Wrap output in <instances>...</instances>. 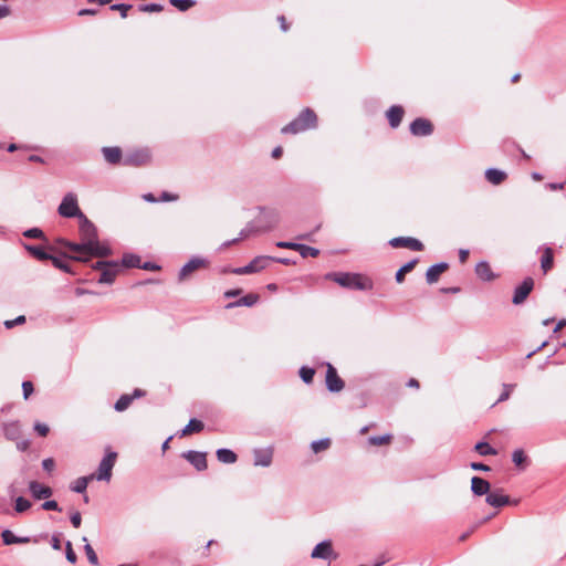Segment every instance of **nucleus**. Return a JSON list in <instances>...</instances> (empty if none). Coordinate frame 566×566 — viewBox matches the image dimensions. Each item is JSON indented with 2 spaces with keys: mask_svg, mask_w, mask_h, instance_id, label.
Returning <instances> with one entry per match:
<instances>
[{
  "mask_svg": "<svg viewBox=\"0 0 566 566\" xmlns=\"http://www.w3.org/2000/svg\"><path fill=\"white\" fill-rule=\"evenodd\" d=\"M418 263V260H411L410 262L402 265L396 273L397 283H402L407 273L411 272Z\"/></svg>",
  "mask_w": 566,
  "mask_h": 566,
  "instance_id": "nucleus-30",
  "label": "nucleus"
},
{
  "mask_svg": "<svg viewBox=\"0 0 566 566\" xmlns=\"http://www.w3.org/2000/svg\"><path fill=\"white\" fill-rule=\"evenodd\" d=\"M485 501L489 505L494 507H501L510 504V497L503 494L501 490L489 493Z\"/></svg>",
  "mask_w": 566,
  "mask_h": 566,
  "instance_id": "nucleus-20",
  "label": "nucleus"
},
{
  "mask_svg": "<svg viewBox=\"0 0 566 566\" xmlns=\"http://www.w3.org/2000/svg\"><path fill=\"white\" fill-rule=\"evenodd\" d=\"M4 436L9 440H18L21 436V428L18 421L9 422L3 426Z\"/></svg>",
  "mask_w": 566,
  "mask_h": 566,
  "instance_id": "nucleus-24",
  "label": "nucleus"
},
{
  "mask_svg": "<svg viewBox=\"0 0 566 566\" xmlns=\"http://www.w3.org/2000/svg\"><path fill=\"white\" fill-rule=\"evenodd\" d=\"M316 113L311 108H304L294 120L282 127L281 133L295 135L303 133L307 129L316 128Z\"/></svg>",
  "mask_w": 566,
  "mask_h": 566,
  "instance_id": "nucleus-3",
  "label": "nucleus"
},
{
  "mask_svg": "<svg viewBox=\"0 0 566 566\" xmlns=\"http://www.w3.org/2000/svg\"><path fill=\"white\" fill-rule=\"evenodd\" d=\"M134 401V397H130L129 395H122L119 399L116 401L114 408L118 412L125 411Z\"/></svg>",
  "mask_w": 566,
  "mask_h": 566,
  "instance_id": "nucleus-34",
  "label": "nucleus"
},
{
  "mask_svg": "<svg viewBox=\"0 0 566 566\" xmlns=\"http://www.w3.org/2000/svg\"><path fill=\"white\" fill-rule=\"evenodd\" d=\"M205 266V261L200 259H192L179 272V280L184 281L188 279L195 271Z\"/></svg>",
  "mask_w": 566,
  "mask_h": 566,
  "instance_id": "nucleus-18",
  "label": "nucleus"
},
{
  "mask_svg": "<svg viewBox=\"0 0 566 566\" xmlns=\"http://www.w3.org/2000/svg\"><path fill=\"white\" fill-rule=\"evenodd\" d=\"M259 300H260L259 294L249 293L245 296L241 297L240 300L229 303L226 307L232 308V307H238V306H253L254 304L258 303Z\"/></svg>",
  "mask_w": 566,
  "mask_h": 566,
  "instance_id": "nucleus-23",
  "label": "nucleus"
},
{
  "mask_svg": "<svg viewBox=\"0 0 566 566\" xmlns=\"http://www.w3.org/2000/svg\"><path fill=\"white\" fill-rule=\"evenodd\" d=\"M277 22L280 23V28L283 32H287L290 30V23L285 15H279Z\"/></svg>",
  "mask_w": 566,
  "mask_h": 566,
  "instance_id": "nucleus-59",
  "label": "nucleus"
},
{
  "mask_svg": "<svg viewBox=\"0 0 566 566\" xmlns=\"http://www.w3.org/2000/svg\"><path fill=\"white\" fill-rule=\"evenodd\" d=\"M514 387H515V385L504 384L503 391L496 402H502V401L507 400L510 398V395H511L512 390L514 389Z\"/></svg>",
  "mask_w": 566,
  "mask_h": 566,
  "instance_id": "nucleus-47",
  "label": "nucleus"
},
{
  "mask_svg": "<svg viewBox=\"0 0 566 566\" xmlns=\"http://www.w3.org/2000/svg\"><path fill=\"white\" fill-rule=\"evenodd\" d=\"M403 115H405V109L402 106H399V105L391 106L386 113V116H387L390 127L397 128L400 125V123L402 122Z\"/></svg>",
  "mask_w": 566,
  "mask_h": 566,
  "instance_id": "nucleus-17",
  "label": "nucleus"
},
{
  "mask_svg": "<svg viewBox=\"0 0 566 566\" xmlns=\"http://www.w3.org/2000/svg\"><path fill=\"white\" fill-rule=\"evenodd\" d=\"M71 523L72 525L77 528L81 526V523H82V516H81V513L80 512H74L72 515H71Z\"/></svg>",
  "mask_w": 566,
  "mask_h": 566,
  "instance_id": "nucleus-60",
  "label": "nucleus"
},
{
  "mask_svg": "<svg viewBox=\"0 0 566 566\" xmlns=\"http://www.w3.org/2000/svg\"><path fill=\"white\" fill-rule=\"evenodd\" d=\"M312 558H323L328 559L333 558L336 559L338 555L334 552L333 545L331 541H324L319 544H317L311 554Z\"/></svg>",
  "mask_w": 566,
  "mask_h": 566,
  "instance_id": "nucleus-10",
  "label": "nucleus"
},
{
  "mask_svg": "<svg viewBox=\"0 0 566 566\" xmlns=\"http://www.w3.org/2000/svg\"><path fill=\"white\" fill-rule=\"evenodd\" d=\"M410 132L415 136H428L432 134L433 125L429 119L419 117L410 124Z\"/></svg>",
  "mask_w": 566,
  "mask_h": 566,
  "instance_id": "nucleus-11",
  "label": "nucleus"
},
{
  "mask_svg": "<svg viewBox=\"0 0 566 566\" xmlns=\"http://www.w3.org/2000/svg\"><path fill=\"white\" fill-rule=\"evenodd\" d=\"M178 198H179L178 195H174V193L165 191L161 193L160 200L161 201H176Z\"/></svg>",
  "mask_w": 566,
  "mask_h": 566,
  "instance_id": "nucleus-62",
  "label": "nucleus"
},
{
  "mask_svg": "<svg viewBox=\"0 0 566 566\" xmlns=\"http://www.w3.org/2000/svg\"><path fill=\"white\" fill-rule=\"evenodd\" d=\"M325 382L327 389L332 392H339L345 387L344 380L337 374L336 368L329 363L326 364Z\"/></svg>",
  "mask_w": 566,
  "mask_h": 566,
  "instance_id": "nucleus-7",
  "label": "nucleus"
},
{
  "mask_svg": "<svg viewBox=\"0 0 566 566\" xmlns=\"http://www.w3.org/2000/svg\"><path fill=\"white\" fill-rule=\"evenodd\" d=\"M389 244L395 249L405 248V249H409L412 251H422L424 249V245L422 244V242H420L418 239L411 238V237L392 238L389 241Z\"/></svg>",
  "mask_w": 566,
  "mask_h": 566,
  "instance_id": "nucleus-9",
  "label": "nucleus"
},
{
  "mask_svg": "<svg viewBox=\"0 0 566 566\" xmlns=\"http://www.w3.org/2000/svg\"><path fill=\"white\" fill-rule=\"evenodd\" d=\"M272 462V454L271 452H256L255 454V465H262V467H269Z\"/></svg>",
  "mask_w": 566,
  "mask_h": 566,
  "instance_id": "nucleus-37",
  "label": "nucleus"
},
{
  "mask_svg": "<svg viewBox=\"0 0 566 566\" xmlns=\"http://www.w3.org/2000/svg\"><path fill=\"white\" fill-rule=\"evenodd\" d=\"M471 468L478 471H490V467L480 462H472Z\"/></svg>",
  "mask_w": 566,
  "mask_h": 566,
  "instance_id": "nucleus-63",
  "label": "nucleus"
},
{
  "mask_svg": "<svg viewBox=\"0 0 566 566\" xmlns=\"http://www.w3.org/2000/svg\"><path fill=\"white\" fill-rule=\"evenodd\" d=\"M394 436L386 433L384 436L370 437L368 443L371 447H384L389 446L392 442Z\"/></svg>",
  "mask_w": 566,
  "mask_h": 566,
  "instance_id": "nucleus-29",
  "label": "nucleus"
},
{
  "mask_svg": "<svg viewBox=\"0 0 566 566\" xmlns=\"http://www.w3.org/2000/svg\"><path fill=\"white\" fill-rule=\"evenodd\" d=\"M23 234H24V237L33 238V239H41L44 237L42 230H40L38 228L27 230Z\"/></svg>",
  "mask_w": 566,
  "mask_h": 566,
  "instance_id": "nucleus-55",
  "label": "nucleus"
},
{
  "mask_svg": "<svg viewBox=\"0 0 566 566\" xmlns=\"http://www.w3.org/2000/svg\"><path fill=\"white\" fill-rule=\"evenodd\" d=\"M149 161V154L147 150H134L124 158V165L127 166H144Z\"/></svg>",
  "mask_w": 566,
  "mask_h": 566,
  "instance_id": "nucleus-13",
  "label": "nucleus"
},
{
  "mask_svg": "<svg viewBox=\"0 0 566 566\" xmlns=\"http://www.w3.org/2000/svg\"><path fill=\"white\" fill-rule=\"evenodd\" d=\"M49 260L52 262V264L56 268V269H60L64 272H67L70 273L71 272V269L69 266V264L61 258L59 256H54L51 254V258H49Z\"/></svg>",
  "mask_w": 566,
  "mask_h": 566,
  "instance_id": "nucleus-45",
  "label": "nucleus"
},
{
  "mask_svg": "<svg viewBox=\"0 0 566 566\" xmlns=\"http://www.w3.org/2000/svg\"><path fill=\"white\" fill-rule=\"evenodd\" d=\"M94 478H95V474H92L90 476L78 478L74 482V484L71 486L72 491L77 492V493H83L86 490L88 482L91 480H93Z\"/></svg>",
  "mask_w": 566,
  "mask_h": 566,
  "instance_id": "nucleus-33",
  "label": "nucleus"
},
{
  "mask_svg": "<svg viewBox=\"0 0 566 566\" xmlns=\"http://www.w3.org/2000/svg\"><path fill=\"white\" fill-rule=\"evenodd\" d=\"M272 260H274V258L266 256V255H260V256L254 258L251 262L253 263L255 271L260 272V271L264 270Z\"/></svg>",
  "mask_w": 566,
  "mask_h": 566,
  "instance_id": "nucleus-35",
  "label": "nucleus"
},
{
  "mask_svg": "<svg viewBox=\"0 0 566 566\" xmlns=\"http://www.w3.org/2000/svg\"><path fill=\"white\" fill-rule=\"evenodd\" d=\"M29 253L39 261H46L51 258V254L41 247L25 245Z\"/></svg>",
  "mask_w": 566,
  "mask_h": 566,
  "instance_id": "nucleus-31",
  "label": "nucleus"
},
{
  "mask_svg": "<svg viewBox=\"0 0 566 566\" xmlns=\"http://www.w3.org/2000/svg\"><path fill=\"white\" fill-rule=\"evenodd\" d=\"M475 273L480 279L484 281H491L493 279L492 269L490 264L486 262H480L479 264H476Z\"/></svg>",
  "mask_w": 566,
  "mask_h": 566,
  "instance_id": "nucleus-26",
  "label": "nucleus"
},
{
  "mask_svg": "<svg viewBox=\"0 0 566 566\" xmlns=\"http://www.w3.org/2000/svg\"><path fill=\"white\" fill-rule=\"evenodd\" d=\"M512 460L516 467L524 469L527 461V457L525 455L522 449H518L513 452Z\"/></svg>",
  "mask_w": 566,
  "mask_h": 566,
  "instance_id": "nucleus-38",
  "label": "nucleus"
},
{
  "mask_svg": "<svg viewBox=\"0 0 566 566\" xmlns=\"http://www.w3.org/2000/svg\"><path fill=\"white\" fill-rule=\"evenodd\" d=\"M140 258L134 254H127L123 258V266L125 268H140Z\"/></svg>",
  "mask_w": 566,
  "mask_h": 566,
  "instance_id": "nucleus-41",
  "label": "nucleus"
},
{
  "mask_svg": "<svg viewBox=\"0 0 566 566\" xmlns=\"http://www.w3.org/2000/svg\"><path fill=\"white\" fill-rule=\"evenodd\" d=\"M554 268V251L552 248L546 247L543 249L541 258V269L544 274H547Z\"/></svg>",
  "mask_w": 566,
  "mask_h": 566,
  "instance_id": "nucleus-22",
  "label": "nucleus"
},
{
  "mask_svg": "<svg viewBox=\"0 0 566 566\" xmlns=\"http://www.w3.org/2000/svg\"><path fill=\"white\" fill-rule=\"evenodd\" d=\"M300 244L301 243L280 241L276 243V247L282 248V249H290V250H294V251L298 252Z\"/></svg>",
  "mask_w": 566,
  "mask_h": 566,
  "instance_id": "nucleus-56",
  "label": "nucleus"
},
{
  "mask_svg": "<svg viewBox=\"0 0 566 566\" xmlns=\"http://www.w3.org/2000/svg\"><path fill=\"white\" fill-rule=\"evenodd\" d=\"M241 293H242L241 289L228 290L224 292V297H227V298L235 297V296L240 295Z\"/></svg>",
  "mask_w": 566,
  "mask_h": 566,
  "instance_id": "nucleus-64",
  "label": "nucleus"
},
{
  "mask_svg": "<svg viewBox=\"0 0 566 566\" xmlns=\"http://www.w3.org/2000/svg\"><path fill=\"white\" fill-rule=\"evenodd\" d=\"M474 450L480 455H495L497 454L496 450L493 449L489 443L486 442H479L475 444Z\"/></svg>",
  "mask_w": 566,
  "mask_h": 566,
  "instance_id": "nucleus-36",
  "label": "nucleus"
},
{
  "mask_svg": "<svg viewBox=\"0 0 566 566\" xmlns=\"http://www.w3.org/2000/svg\"><path fill=\"white\" fill-rule=\"evenodd\" d=\"M23 397L27 400L33 392V384L29 380L22 382Z\"/></svg>",
  "mask_w": 566,
  "mask_h": 566,
  "instance_id": "nucleus-53",
  "label": "nucleus"
},
{
  "mask_svg": "<svg viewBox=\"0 0 566 566\" xmlns=\"http://www.w3.org/2000/svg\"><path fill=\"white\" fill-rule=\"evenodd\" d=\"M298 252L303 258H307V256L316 258L319 254V251L317 249L305 245V244H300Z\"/></svg>",
  "mask_w": 566,
  "mask_h": 566,
  "instance_id": "nucleus-44",
  "label": "nucleus"
},
{
  "mask_svg": "<svg viewBox=\"0 0 566 566\" xmlns=\"http://www.w3.org/2000/svg\"><path fill=\"white\" fill-rule=\"evenodd\" d=\"M117 453L116 452H108L106 457L101 461L98 465L97 474L94 479L97 480H109L112 476V470L116 462Z\"/></svg>",
  "mask_w": 566,
  "mask_h": 566,
  "instance_id": "nucleus-8",
  "label": "nucleus"
},
{
  "mask_svg": "<svg viewBox=\"0 0 566 566\" xmlns=\"http://www.w3.org/2000/svg\"><path fill=\"white\" fill-rule=\"evenodd\" d=\"M314 375L315 370L313 368L304 366L300 369V377L305 384H311L313 381Z\"/></svg>",
  "mask_w": 566,
  "mask_h": 566,
  "instance_id": "nucleus-42",
  "label": "nucleus"
},
{
  "mask_svg": "<svg viewBox=\"0 0 566 566\" xmlns=\"http://www.w3.org/2000/svg\"><path fill=\"white\" fill-rule=\"evenodd\" d=\"M331 444H332L331 439L326 438V439H322V440L312 442L311 447H312V450L314 453H318V452L327 450L331 447Z\"/></svg>",
  "mask_w": 566,
  "mask_h": 566,
  "instance_id": "nucleus-40",
  "label": "nucleus"
},
{
  "mask_svg": "<svg viewBox=\"0 0 566 566\" xmlns=\"http://www.w3.org/2000/svg\"><path fill=\"white\" fill-rule=\"evenodd\" d=\"M258 232H265L273 229L279 222V213L273 209H262L258 219Z\"/></svg>",
  "mask_w": 566,
  "mask_h": 566,
  "instance_id": "nucleus-6",
  "label": "nucleus"
},
{
  "mask_svg": "<svg viewBox=\"0 0 566 566\" xmlns=\"http://www.w3.org/2000/svg\"><path fill=\"white\" fill-rule=\"evenodd\" d=\"M217 459L222 463H234L238 459L237 454L229 449H219L216 453Z\"/></svg>",
  "mask_w": 566,
  "mask_h": 566,
  "instance_id": "nucleus-28",
  "label": "nucleus"
},
{
  "mask_svg": "<svg viewBox=\"0 0 566 566\" xmlns=\"http://www.w3.org/2000/svg\"><path fill=\"white\" fill-rule=\"evenodd\" d=\"M43 469L51 473L55 469V461L52 458L44 459L42 462Z\"/></svg>",
  "mask_w": 566,
  "mask_h": 566,
  "instance_id": "nucleus-57",
  "label": "nucleus"
},
{
  "mask_svg": "<svg viewBox=\"0 0 566 566\" xmlns=\"http://www.w3.org/2000/svg\"><path fill=\"white\" fill-rule=\"evenodd\" d=\"M24 323H25V316H24V315H20V316H18V317H17V318H14V319H7V321L4 322V326H6L8 329H10V328H12V327H14V326H17V325H22V324H24Z\"/></svg>",
  "mask_w": 566,
  "mask_h": 566,
  "instance_id": "nucleus-50",
  "label": "nucleus"
},
{
  "mask_svg": "<svg viewBox=\"0 0 566 566\" xmlns=\"http://www.w3.org/2000/svg\"><path fill=\"white\" fill-rule=\"evenodd\" d=\"M65 551H66V559L70 563L74 564L76 562V554H75V552L72 548V543L71 542L66 543Z\"/></svg>",
  "mask_w": 566,
  "mask_h": 566,
  "instance_id": "nucleus-54",
  "label": "nucleus"
},
{
  "mask_svg": "<svg viewBox=\"0 0 566 566\" xmlns=\"http://www.w3.org/2000/svg\"><path fill=\"white\" fill-rule=\"evenodd\" d=\"M31 507V502L22 496L15 500L14 510L17 513H23Z\"/></svg>",
  "mask_w": 566,
  "mask_h": 566,
  "instance_id": "nucleus-43",
  "label": "nucleus"
},
{
  "mask_svg": "<svg viewBox=\"0 0 566 566\" xmlns=\"http://www.w3.org/2000/svg\"><path fill=\"white\" fill-rule=\"evenodd\" d=\"M59 214L64 218L77 217L78 220L85 214L81 211L77 205V198L73 192H69L64 196L62 202L57 208Z\"/></svg>",
  "mask_w": 566,
  "mask_h": 566,
  "instance_id": "nucleus-4",
  "label": "nucleus"
},
{
  "mask_svg": "<svg viewBox=\"0 0 566 566\" xmlns=\"http://www.w3.org/2000/svg\"><path fill=\"white\" fill-rule=\"evenodd\" d=\"M163 10H164V7L161 4H157V3H150V4H145V6L140 7V11H144V12H160Z\"/></svg>",
  "mask_w": 566,
  "mask_h": 566,
  "instance_id": "nucleus-52",
  "label": "nucleus"
},
{
  "mask_svg": "<svg viewBox=\"0 0 566 566\" xmlns=\"http://www.w3.org/2000/svg\"><path fill=\"white\" fill-rule=\"evenodd\" d=\"M169 2L180 11H187L196 4L195 0H169Z\"/></svg>",
  "mask_w": 566,
  "mask_h": 566,
  "instance_id": "nucleus-39",
  "label": "nucleus"
},
{
  "mask_svg": "<svg viewBox=\"0 0 566 566\" xmlns=\"http://www.w3.org/2000/svg\"><path fill=\"white\" fill-rule=\"evenodd\" d=\"M471 490L476 496H488L491 490V484L480 476H473L471 479Z\"/></svg>",
  "mask_w": 566,
  "mask_h": 566,
  "instance_id": "nucleus-16",
  "label": "nucleus"
},
{
  "mask_svg": "<svg viewBox=\"0 0 566 566\" xmlns=\"http://www.w3.org/2000/svg\"><path fill=\"white\" fill-rule=\"evenodd\" d=\"M205 428V424L201 420L198 419H191L188 424L182 429L181 434L182 436H190L192 433H198L202 431Z\"/></svg>",
  "mask_w": 566,
  "mask_h": 566,
  "instance_id": "nucleus-27",
  "label": "nucleus"
},
{
  "mask_svg": "<svg viewBox=\"0 0 566 566\" xmlns=\"http://www.w3.org/2000/svg\"><path fill=\"white\" fill-rule=\"evenodd\" d=\"M34 430L41 437H46L49 434V432H50L49 426L45 424V423H41V422H36L34 424Z\"/></svg>",
  "mask_w": 566,
  "mask_h": 566,
  "instance_id": "nucleus-51",
  "label": "nucleus"
},
{
  "mask_svg": "<svg viewBox=\"0 0 566 566\" xmlns=\"http://www.w3.org/2000/svg\"><path fill=\"white\" fill-rule=\"evenodd\" d=\"M102 153L105 160L111 165H117L122 161L123 153L119 147H104Z\"/></svg>",
  "mask_w": 566,
  "mask_h": 566,
  "instance_id": "nucleus-21",
  "label": "nucleus"
},
{
  "mask_svg": "<svg viewBox=\"0 0 566 566\" xmlns=\"http://www.w3.org/2000/svg\"><path fill=\"white\" fill-rule=\"evenodd\" d=\"M94 269L101 270L98 283L102 284H112L120 270L117 263L104 261L96 262Z\"/></svg>",
  "mask_w": 566,
  "mask_h": 566,
  "instance_id": "nucleus-5",
  "label": "nucleus"
},
{
  "mask_svg": "<svg viewBox=\"0 0 566 566\" xmlns=\"http://www.w3.org/2000/svg\"><path fill=\"white\" fill-rule=\"evenodd\" d=\"M325 279L349 290L366 291L373 289V281L368 276L359 273L333 272L327 273Z\"/></svg>",
  "mask_w": 566,
  "mask_h": 566,
  "instance_id": "nucleus-2",
  "label": "nucleus"
},
{
  "mask_svg": "<svg viewBox=\"0 0 566 566\" xmlns=\"http://www.w3.org/2000/svg\"><path fill=\"white\" fill-rule=\"evenodd\" d=\"M130 9H132V6H130V4H125V3L113 4V6L111 7V10L119 11V12H120L122 18H126V17H127V12H128Z\"/></svg>",
  "mask_w": 566,
  "mask_h": 566,
  "instance_id": "nucleus-48",
  "label": "nucleus"
},
{
  "mask_svg": "<svg viewBox=\"0 0 566 566\" xmlns=\"http://www.w3.org/2000/svg\"><path fill=\"white\" fill-rule=\"evenodd\" d=\"M187 459L198 471H205L208 468L207 455L203 452L188 451L184 453Z\"/></svg>",
  "mask_w": 566,
  "mask_h": 566,
  "instance_id": "nucleus-14",
  "label": "nucleus"
},
{
  "mask_svg": "<svg viewBox=\"0 0 566 566\" xmlns=\"http://www.w3.org/2000/svg\"><path fill=\"white\" fill-rule=\"evenodd\" d=\"M17 441V448L20 450V451H27L30 447V441L28 439H22L20 440V438Z\"/></svg>",
  "mask_w": 566,
  "mask_h": 566,
  "instance_id": "nucleus-61",
  "label": "nucleus"
},
{
  "mask_svg": "<svg viewBox=\"0 0 566 566\" xmlns=\"http://www.w3.org/2000/svg\"><path fill=\"white\" fill-rule=\"evenodd\" d=\"M2 541L6 545L19 544V543H28L29 538L17 537L11 531L6 530L1 534Z\"/></svg>",
  "mask_w": 566,
  "mask_h": 566,
  "instance_id": "nucleus-32",
  "label": "nucleus"
},
{
  "mask_svg": "<svg viewBox=\"0 0 566 566\" xmlns=\"http://www.w3.org/2000/svg\"><path fill=\"white\" fill-rule=\"evenodd\" d=\"M534 287V281L532 277H526L521 285L515 289L513 303L522 304Z\"/></svg>",
  "mask_w": 566,
  "mask_h": 566,
  "instance_id": "nucleus-12",
  "label": "nucleus"
},
{
  "mask_svg": "<svg viewBox=\"0 0 566 566\" xmlns=\"http://www.w3.org/2000/svg\"><path fill=\"white\" fill-rule=\"evenodd\" d=\"M485 178L492 185H501L503 181H505L507 175L499 169H488L485 171Z\"/></svg>",
  "mask_w": 566,
  "mask_h": 566,
  "instance_id": "nucleus-25",
  "label": "nucleus"
},
{
  "mask_svg": "<svg viewBox=\"0 0 566 566\" xmlns=\"http://www.w3.org/2000/svg\"><path fill=\"white\" fill-rule=\"evenodd\" d=\"M449 269L447 263H439L430 266L426 273V280L429 284H433L439 281L440 275Z\"/></svg>",
  "mask_w": 566,
  "mask_h": 566,
  "instance_id": "nucleus-19",
  "label": "nucleus"
},
{
  "mask_svg": "<svg viewBox=\"0 0 566 566\" xmlns=\"http://www.w3.org/2000/svg\"><path fill=\"white\" fill-rule=\"evenodd\" d=\"M85 553H86V556H87V559L90 560V563H92L93 565H97V563H98L97 555L90 544L85 545Z\"/></svg>",
  "mask_w": 566,
  "mask_h": 566,
  "instance_id": "nucleus-49",
  "label": "nucleus"
},
{
  "mask_svg": "<svg viewBox=\"0 0 566 566\" xmlns=\"http://www.w3.org/2000/svg\"><path fill=\"white\" fill-rule=\"evenodd\" d=\"M42 509L45 511H61L56 501H46L42 504Z\"/></svg>",
  "mask_w": 566,
  "mask_h": 566,
  "instance_id": "nucleus-58",
  "label": "nucleus"
},
{
  "mask_svg": "<svg viewBox=\"0 0 566 566\" xmlns=\"http://www.w3.org/2000/svg\"><path fill=\"white\" fill-rule=\"evenodd\" d=\"M81 243H72L61 240L60 243L66 247L74 254L70 258L80 262H87L92 256L104 258L111 254V249L98 241L96 227L86 218L80 219Z\"/></svg>",
  "mask_w": 566,
  "mask_h": 566,
  "instance_id": "nucleus-1",
  "label": "nucleus"
},
{
  "mask_svg": "<svg viewBox=\"0 0 566 566\" xmlns=\"http://www.w3.org/2000/svg\"><path fill=\"white\" fill-rule=\"evenodd\" d=\"M230 272L238 275L256 273L252 262H250L247 266L232 269Z\"/></svg>",
  "mask_w": 566,
  "mask_h": 566,
  "instance_id": "nucleus-46",
  "label": "nucleus"
},
{
  "mask_svg": "<svg viewBox=\"0 0 566 566\" xmlns=\"http://www.w3.org/2000/svg\"><path fill=\"white\" fill-rule=\"evenodd\" d=\"M29 490L32 496L36 500L49 499L53 493L50 486L44 485L38 481H31L29 483Z\"/></svg>",
  "mask_w": 566,
  "mask_h": 566,
  "instance_id": "nucleus-15",
  "label": "nucleus"
}]
</instances>
